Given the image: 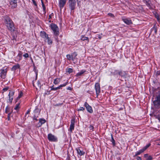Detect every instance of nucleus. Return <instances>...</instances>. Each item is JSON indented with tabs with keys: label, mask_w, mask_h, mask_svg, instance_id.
<instances>
[{
	"label": "nucleus",
	"mask_w": 160,
	"mask_h": 160,
	"mask_svg": "<svg viewBox=\"0 0 160 160\" xmlns=\"http://www.w3.org/2000/svg\"><path fill=\"white\" fill-rule=\"evenodd\" d=\"M5 20V23L8 29L11 31H14L15 28L12 21L9 17L8 16L6 17Z\"/></svg>",
	"instance_id": "nucleus-1"
},
{
	"label": "nucleus",
	"mask_w": 160,
	"mask_h": 160,
	"mask_svg": "<svg viewBox=\"0 0 160 160\" xmlns=\"http://www.w3.org/2000/svg\"><path fill=\"white\" fill-rule=\"evenodd\" d=\"M68 4L71 10H73L75 8L76 2L75 0H68Z\"/></svg>",
	"instance_id": "nucleus-2"
},
{
	"label": "nucleus",
	"mask_w": 160,
	"mask_h": 160,
	"mask_svg": "<svg viewBox=\"0 0 160 160\" xmlns=\"http://www.w3.org/2000/svg\"><path fill=\"white\" fill-rule=\"evenodd\" d=\"M78 54L77 52H74L72 53L71 54H68L66 56V57L69 60H72L74 61V60L77 59V56Z\"/></svg>",
	"instance_id": "nucleus-3"
},
{
	"label": "nucleus",
	"mask_w": 160,
	"mask_h": 160,
	"mask_svg": "<svg viewBox=\"0 0 160 160\" xmlns=\"http://www.w3.org/2000/svg\"><path fill=\"white\" fill-rule=\"evenodd\" d=\"M51 27L55 35L58 36L59 34V29L56 25L52 24L51 25Z\"/></svg>",
	"instance_id": "nucleus-4"
},
{
	"label": "nucleus",
	"mask_w": 160,
	"mask_h": 160,
	"mask_svg": "<svg viewBox=\"0 0 160 160\" xmlns=\"http://www.w3.org/2000/svg\"><path fill=\"white\" fill-rule=\"evenodd\" d=\"M8 70V68H3L1 70V72L0 73V77L1 78L4 79L6 78Z\"/></svg>",
	"instance_id": "nucleus-5"
},
{
	"label": "nucleus",
	"mask_w": 160,
	"mask_h": 160,
	"mask_svg": "<svg viewBox=\"0 0 160 160\" xmlns=\"http://www.w3.org/2000/svg\"><path fill=\"white\" fill-rule=\"evenodd\" d=\"M48 138L50 141L55 142L57 141V137L51 133H49L48 135Z\"/></svg>",
	"instance_id": "nucleus-6"
},
{
	"label": "nucleus",
	"mask_w": 160,
	"mask_h": 160,
	"mask_svg": "<svg viewBox=\"0 0 160 160\" xmlns=\"http://www.w3.org/2000/svg\"><path fill=\"white\" fill-rule=\"evenodd\" d=\"M95 88L96 90L97 97L100 92V84L98 83H96L95 85Z\"/></svg>",
	"instance_id": "nucleus-7"
},
{
	"label": "nucleus",
	"mask_w": 160,
	"mask_h": 160,
	"mask_svg": "<svg viewBox=\"0 0 160 160\" xmlns=\"http://www.w3.org/2000/svg\"><path fill=\"white\" fill-rule=\"evenodd\" d=\"M84 106L86 107V108L87 111L90 113H92L93 112V110L92 109V108L90 106L87 102H85L84 105Z\"/></svg>",
	"instance_id": "nucleus-8"
},
{
	"label": "nucleus",
	"mask_w": 160,
	"mask_h": 160,
	"mask_svg": "<svg viewBox=\"0 0 160 160\" xmlns=\"http://www.w3.org/2000/svg\"><path fill=\"white\" fill-rule=\"evenodd\" d=\"M17 0H11L10 4L12 8H14L17 7Z\"/></svg>",
	"instance_id": "nucleus-9"
},
{
	"label": "nucleus",
	"mask_w": 160,
	"mask_h": 160,
	"mask_svg": "<svg viewBox=\"0 0 160 160\" xmlns=\"http://www.w3.org/2000/svg\"><path fill=\"white\" fill-rule=\"evenodd\" d=\"M67 1V0H59L58 5L61 9L63 8Z\"/></svg>",
	"instance_id": "nucleus-10"
},
{
	"label": "nucleus",
	"mask_w": 160,
	"mask_h": 160,
	"mask_svg": "<svg viewBox=\"0 0 160 160\" xmlns=\"http://www.w3.org/2000/svg\"><path fill=\"white\" fill-rule=\"evenodd\" d=\"M75 121L74 120L72 119L71 121V124L70 126V130L71 132H72V130L74 129Z\"/></svg>",
	"instance_id": "nucleus-11"
},
{
	"label": "nucleus",
	"mask_w": 160,
	"mask_h": 160,
	"mask_svg": "<svg viewBox=\"0 0 160 160\" xmlns=\"http://www.w3.org/2000/svg\"><path fill=\"white\" fill-rule=\"evenodd\" d=\"M41 36L44 38L45 39L46 38H48V35L46 34V33L44 31H41L40 33Z\"/></svg>",
	"instance_id": "nucleus-12"
},
{
	"label": "nucleus",
	"mask_w": 160,
	"mask_h": 160,
	"mask_svg": "<svg viewBox=\"0 0 160 160\" xmlns=\"http://www.w3.org/2000/svg\"><path fill=\"white\" fill-rule=\"evenodd\" d=\"M122 72L121 71H119L118 70H116L114 72H111V74L112 75H116L118 74L120 75Z\"/></svg>",
	"instance_id": "nucleus-13"
},
{
	"label": "nucleus",
	"mask_w": 160,
	"mask_h": 160,
	"mask_svg": "<svg viewBox=\"0 0 160 160\" xmlns=\"http://www.w3.org/2000/svg\"><path fill=\"white\" fill-rule=\"evenodd\" d=\"M76 150L77 151L78 154L80 156L84 155L85 153V152H83V151L81 150L79 148H76Z\"/></svg>",
	"instance_id": "nucleus-14"
},
{
	"label": "nucleus",
	"mask_w": 160,
	"mask_h": 160,
	"mask_svg": "<svg viewBox=\"0 0 160 160\" xmlns=\"http://www.w3.org/2000/svg\"><path fill=\"white\" fill-rule=\"evenodd\" d=\"M123 21L126 24L129 25L132 23V21L130 19H122Z\"/></svg>",
	"instance_id": "nucleus-15"
},
{
	"label": "nucleus",
	"mask_w": 160,
	"mask_h": 160,
	"mask_svg": "<svg viewBox=\"0 0 160 160\" xmlns=\"http://www.w3.org/2000/svg\"><path fill=\"white\" fill-rule=\"evenodd\" d=\"M33 86L36 87V89H38V88H40L41 87V84L38 81L37 82L36 85H35L34 83H33Z\"/></svg>",
	"instance_id": "nucleus-16"
},
{
	"label": "nucleus",
	"mask_w": 160,
	"mask_h": 160,
	"mask_svg": "<svg viewBox=\"0 0 160 160\" xmlns=\"http://www.w3.org/2000/svg\"><path fill=\"white\" fill-rule=\"evenodd\" d=\"M20 68V65L19 64H17L16 65H15L12 67V71H15V70H16L17 69L19 68Z\"/></svg>",
	"instance_id": "nucleus-17"
},
{
	"label": "nucleus",
	"mask_w": 160,
	"mask_h": 160,
	"mask_svg": "<svg viewBox=\"0 0 160 160\" xmlns=\"http://www.w3.org/2000/svg\"><path fill=\"white\" fill-rule=\"evenodd\" d=\"M85 72V71L82 70L80 72L78 73L76 75V77H78L79 76H81Z\"/></svg>",
	"instance_id": "nucleus-18"
},
{
	"label": "nucleus",
	"mask_w": 160,
	"mask_h": 160,
	"mask_svg": "<svg viewBox=\"0 0 160 160\" xmlns=\"http://www.w3.org/2000/svg\"><path fill=\"white\" fill-rule=\"evenodd\" d=\"M81 39L82 41L87 40L88 42H89L88 38L87 37H85L84 36H81Z\"/></svg>",
	"instance_id": "nucleus-19"
},
{
	"label": "nucleus",
	"mask_w": 160,
	"mask_h": 160,
	"mask_svg": "<svg viewBox=\"0 0 160 160\" xmlns=\"http://www.w3.org/2000/svg\"><path fill=\"white\" fill-rule=\"evenodd\" d=\"M9 112H11V113L12 111H10V108L8 106H7L5 109V112L8 114Z\"/></svg>",
	"instance_id": "nucleus-20"
},
{
	"label": "nucleus",
	"mask_w": 160,
	"mask_h": 160,
	"mask_svg": "<svg viewBox=\"0 0 160 160\" xmlns=\"http://www.w3.org/2000/svg\"><path fill=\"white\" fill-rule=\"evenodd\" d=\"M60 82V79L58 78H57L54 79L53 83L55 84H58Z\"/></svg>",
	"instance_id": "nucleus-21"
},
{
	"label": "nucleus",
	"mask_w": 160,
	"mask_h": 160,
	"mask_svg": "<svg viewBox=\"0 0 160 160\" xmlns=\"http://www.w3.org/2000/svg\"><path fill=\"white\" fill-rule=\"evenodd\" d=\"M151 145L150 143H149L146 146L144 147L142 150H143V151L144 152L145 151L148 147H149Z\"/></svg>",
	"instance_id": "nucleus-22"
},
{
	"label": "nucleus",
	"mask_w": 160,
	"mask_h": 160,
	"mask_svg": "<svg viewBox=\"0 0 160 160\" xmlns=\"http://www.w3.org/2000/svg\"><path fill=\"white\" fill-rule=\"evenodd\" d=\"M143 152V150L141 149L139 150L137 152H136L135 155L134 156V157L138 156L139 154H140L141 153H142Z\"/></svg>",
	"instance_id": "nucleus-23"
},
{
	"label": "nucleus",
	"mask_w": 160,
	"mask_h": 160,
	"mask_svg": "<svg viewBox=\"0 0 160 160\" xmlns=\"http://www.w3.org/2000/svg\"><path fill=\"white\" fill-rule=\"evenodd\" d=\"M34 112L35 113V114L37 116H38L39 114V110L38 109V108H36L35 109V110L34 111Z\"/></svg>",
	"instance_id": "nucleus-24"
},
{
	"label": "nucleus",
	"mask_w": 160,
	"mask_h": 160,
	"mask_svg": "<svg viewBox=\"0 0 160 160\" xmlns=\"http://www.w3.org/2000/svg\"><path fill=\"white\" fill-rule=\"evenodd\" d=\"M45 39L46 40H47V42H48V44H52V41L48 37V38H46Z\"/></svg>",
	"instance_id": "nucleus-25"
},
{
	"label": "nucleus",
	"mask_w": 160,
	"mask_h": 160,
	"mask_svg": "<svg viewBox=\"0 0 160 160\" xmlns=\"http://www.w3.org/2000/svg\"><path fill=\"white\" fill-rule=\"evenodd\" d=\"M39 122L41 123V125H42L46 122V120L40 118L39 120Z\"/></svg>",
	"instance_id": "nucleus-26"
},
{
	"label": "nucleus",
	"mask_w": 160,
	"mask_h": 160,
	"mask_svg": "<svg viewBox=\"0 0 160 160\" xmlns=\"http://www.w3.org/2000/svg\"><path fill=\"white\" fill-rule=\"evenodd\" d=\"M42 7L43 12L44 13H46L45 6V5H44L43 2L42 1Z\"/></svg>",
	"instance_id": "nucleus-27"
},
{
	"label": "nucleus",
	"mask_w": 160,
	"mask_h": 160,
	"mask_svg": "<svg viewBox=\"0 0 160 160\" xmlns=\"http://www.w3.org/2000/svg\"><path fill=\"white\" fill-rule=\"evenodd\" d=\"M111 141L112 142L113 146H115V140L113 138V136L111 134Z\"/></svg>",
	"instance_id": "nucleus-28"
},
{
	"label": "nucleus",
	"mask_w": 160,
	"mask_h": 160,
	"mask_svg": "<svg viewBox=\"0 0 160 160\" xmlns=\"http://www.w3.org/2000/svg\"><path fill=\"white\" fill-rule=\"evenodd\" d=\"M60 87L59 86L57 87V88H54L53 87V86H52V87H51V90H56L58 89H60Z\"/></svg>",
	"instance_id": "nucleus-29"
},
{
	"label": "nucleus",
	"mask_w": 160,
	"mask_h": 160,
	"mask_svg": "<svg viewBox=\"0 0 160 160\" xmlns=\"http://www.w3.org/2000/svg\"><path fill=\"white\" fill-rule=\"evenodd\" d=\"M73 71V70L71 68H69L67 69L66 72L69 73L72 72Z\"/></svg>",
	"instance_id": "nucleus-30"
},
{
	"label": "nucleus",
	"mask_w": 160,
	"mask_h": 160,
	"mask_svg": "<svg viewBox=\"0 0 160 160\" xmlns=\"http://www.w3.org/2000/svg\"><path fill=\"white\" fill-rule=\"evenodd\" d=\"M68 82L67 81V82H66L65 83H64L63 84H61V85H60L59 87H60V88L62 87H65V86L68 84Z\"/></svg>",
	"instance_id": "nucleus-31"
},
{
	"label": "nucleus",
	"mask_w": 160,
	"mask_h": 160,
	"mask_svg": "<svg viewBox=\"0 0 160 160\" xmlns=\"http://www.w3.org/2000/svg\"><path fill=\"white\" fill-rule=\"evenodd\" d=\"M23 93L21 92L19 94V96L17 97V99H19L20 98H21L23 95Z\"/></svg>",
	"instance_id": "nucleus-32"
},
{
	"label": "nucleus",
	"mask_w": 160,
	"mask_h": 160,
	"mask_svg": "<svg viewBox=\"0 0 160 160\" xmlns=\"http://www.w3.org/2000/svg\"><path fill=\"white\" fill-rule=\"evenodd\" d=\"M14 92L12 91H10L9 92V93L8 95V96H13L14 95Z\"/></svg>",
	"instance_id": "nucleus-33"
},
{
	"label": "nucleus",
	"mask_w": 160,
	"mask_h": 160,
	"mask_svg": "<svg viewBox=\"0 0 160 160\" xmlns=\"http://www.w3.org/2000/svg\"><path fill=\"white\" fill-rule=\"evenodd\" d=\"M9 96V101L11 102L13 99V97L12 96Z\"/></svg>",
	"instance_id": "nucleus-34"
},
{
	"label": "nucleus",
	"mask_w": 160,
	"mask_h": 160,
	"mask_svg": "<svg viewBox=\"0 0 160 160\" xmlns=\"http://www.w3.org/2000/svg\"><path fill=\"white\" fill-rule=\"evenodd\" d=\"M156 118L158 119V120L160 121V114H158V115H155Z\"/></svg>",
	"instance_id": "nucleus-35"
},
{
	"label": "nucleus",
	"mask_w": 160,
	"mask_h": 160,
	"mask_svg": "<svg viewBox=\"0 0 160 160\" xmlns=\"http://www.w3.org/2000/svg\"><path fill=\"white\" fill-rule=\"evenodd\" d=\"M152 158L151 156H149L146 159L147 160H152Z\"/></svg>",
	"instance_id": "nucleus-36"
},
{
	"label": "nucleus",
	"mask_w": 160,
	"mask_h": 160,
	"mask_svg": "<svg viewBox=\"0 0 160 160\" xmlns=\"http://www.w3.org/2000/svg\"><path fill=\"white\" fill-rule=\"evenodd\" d=\"M23 57H24L25 58H27L28 57L29 55L28 54V53H25V54L23 55Z\"/></svg>",
	"instance_id": "nucleus-37"
},
{
	"label": "nucleus",
	"mask_w": 160,
	"mask_h": 160,
	"mask_svg": "<svg viewBox=\"0 0 160 160\" xmlns=\"http://www.w3.org/2000/svg\"><path fill=\"white\" fill-rule=\"evenodd\" d=\"M108 15L109 16H110L112 18H114V16L113 14L111 13H109L108 14Z\"/></svg>",
	"instance_id": "nucleus-38"
},
{
	"label": "nucleus",
	"mask_w": 160,
	"mask_h": 160,
	"mask_svg": "<svg viewBox=\"0 0 160 160\" xmlns=\"http://www.w3.org/2000/svg\"><path fill=\"white\" fill-rule=\"evenodd\" d=\"M38 117V116H37L36 115L34 114V117H33V119L36 120V121H38V119L37 118Z\"/></svg>",
	"instance_id": "nucleus-39"
},
{
	"label": "nucleus",
	"mask_w": 160,
	"mask_h": 160,
	"mask_svg": "<svg viewBox=\"0 0 160 160\" xmlns=\"http://www.w3.org/2000/svg\"><path fill=\"white\" fill-rule=\"evenodd\" d=\"M9 88V87H6V88H3L2 90L4 92V91H6L7 90H8V89Z\"/></svg>",
	"instance_id": "nucleus-40"
},
{
	"label": "nucleus",
	"mask_w": 160,
	"mask_h": 160,
	"mask_svg": "<svg viewBox=\"0 0 160 160\" xmlns=\"http://www.w3.org/2000/svg\"><path fill=\"white\" fill-rule=\"evenodd\" d=\"M143 1H145L146 3V5L148 6L149 5V0H143Z\"/></svg>",
	"instance_id": "nucleus-41"
},
{
	"label": "nucleus",
	"mask_w": 160,
	"mask_h": 160,
	"mask_svg": "<svg viewBox=\"0 0 160 160\" xmlns=\"http://www.w3.org/2000/svg\"><path fill=\"white\" fill-rule=\"evenodd\" d=\"M42 125L41 124V123L39 122L38 123H37V124L36 125V126L38 127H40Z\"/></svg>",
	"instance_id": "nucleus-42"
},
{
	"label": "nucleus",
	"mask_w": 160,
	"mask_h": 160,
	"mask_svg": "<svg viewBox=\"0 0 160 160\" xmlns=\"http://www.w3.org/2000/svg\"><path fill=\"white\" fill-rule=\"evenodd\" d=\"M85 109V108L83 107H80V108L78 109V111H83Z\"/></svg>",
	"instance_id": "nucleus-43"
},
{
	"label": "nucleus",
	"mask_w": 160,
	"mask_h": 160,
	"mask_svg": "<svg viewBox=\"0 0 160 160\" xmlns=\"http://www.w3.org/2000/svg\"><path fill=\"white\" fill-rule=\"evenodd\" d=\"M89 128L90 129V130H92V131H93V127L92 125H90Z\"/></svg>",
	"instance_id": "nucleus-44"
},
{
	"label": "nucleus",
	"mask_w": 160,
	"mask_h": 160,
	"mask_svg": "<svg viewBox=\"0 0 160 160\" xmlns=\"http://www.w3.org/2000/svg\"><path fill=\"white\" fill-rule=\"evenodd\" d=\"M11 114V112H9L8 114V120H10V116Z\"/></svg>",
	"instance_id": "nucleus-45"
},
{
	"label": "nucleus",
	"mask_w": 160,
	"mask_h": 160,
	"mask_svg": "<svg viewBox=\"0 0 160 160\" xmlns=\"http://www.w3.org/2000/svg\"><path fill=\"white\" fill-rule=\"evenodd\" d=\"M22 54L21 53H19L18 54V56L20 57V59H21V58L22 57Z\"/></svg>",
	"instance_id": "nucleus-46"
},
{
	"label": "nucleus",
	"mask_w": 160,
	"mask_h": 160,
	"mask_svg": "<svg viewBox=\"0 0 160 160\" xmlns=\"http://www.w3.org/2000/svg\"><path fill=\"white\" fill-rule=\"evenodd\" d=\"M33 4L36 6H37V4L36 3V2L34 0H32Z\"/></svg>",
	"instance_id": "nucleus-47"
},
{
	"label": "nucleus",
	"mask_w": 160,
	"mask_h": 160,
	"mask_svg": "<svg viewBox=\"0 0 160 160\" xmlns=\"http://www.w3.org/2000/svg\"><path fill=\"white\" fill-rule=\"evenodd\" d=\"M153 30L154 31V32H155V33H156L157 31V30L156 28L154 27H153Z\"/></svg>",
	"instance_id": "nucleus-48"
},
{
	"label": "nucleus",
	"mask_w": 160,
	"mask_h": 160,
	"mask_svg": "<svg viewBox=\"0 0 160 160\" xmlns=\"http://www.w3.org/2000/svg\"><path fill=\"white\" fill-rule=\"evenodd\" d=\"M19 105H17L16 107L14 109L15 110H17L19 108Z\"/></svg>",
	"instance_id": "nucleus-49"
},
{
	"label": "nucleus",
	"mask_w": 160,
	"mask_h": 160,
	"mask_svg": "<svg viewBox=\"0 0 160 160\" xmlns=\"http://www.w3.org/2000/svg\"><path fill=\"white\" fill-rule=\"evenodd\" d=\"M30 111V109H28L27 111V112L26 113V114L25 115V116H26L28 114Z\"/></svg>",
	"instance_id": "nucleus-50"
},
{
	"label": "nucleus",
	"mask_w": 160,
	"mask_h": 160,
	"mask_svg": "<svg viewBox=\"0 0 160 160\" xmlns=\"http://www.w3.org/2000/svg\"><path fill=\"white\" fill-rule=\"evenodd\" d=\"M149 156H148V154H145L144 155V157L145 158H147Z\"/></svg>",
	"instance_id": "nucleus-51"
},
{
	"label": "nucleus",
	"mask_w": 160,
	"mask_h": 160,
	"mask_svg": "<svg viewBox=\"0 0 160 160\" xmlns=\"http://www.w3.org/2000/svg\"><path fill=\"white\" fill-rule=\"evenodd\" d=\"M136 158L137 160H141V158L139 157H137Z\"/></svg>",
	"instance_id": "nucleus-52"
},
{
	"label": "nucleus",
	"mask_w": 160,
	"mask_h": 160,
	"mask_svg": "<svg viewBox=\"0 0 160 160\" xmlns=\"http://www.w3.org/2000/svg\"><path fill=\"white\" fill-rule=\"evenodd\" d=\"M67 89L68 90H71L72 88L70 87H68L67 88Z\"/></svg>",
	"instance_id": "nucleus-53"
},
{
	"label": "nucleus",
	"mask_w": 160,
	"mask_h": 160,
	"mask_svg": "<svg viewBox=\"0 0 160 160\" xmlns=\"http://www.w3.org/2000/svg\"><path fill=\"white\" fill-rule=\"evenodd\" d=\"M77 1H78V0H77Z\"/></svg>",
	"instance_id": "nucleus-54"
}]
</instances>
